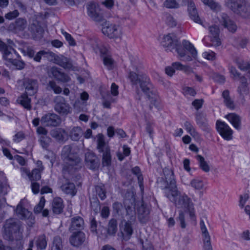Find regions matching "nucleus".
<instances>
[{
	"mask_svg": "<svg viewBox=\"0 0 250 250\" xmlns=\"http://www.w3.org/2000/svg\"><path fill=\"white\" fill-rule=\"evenodd\" d=\"M171 188L170 190L167 189L166 196L174 203L177 208L183 209L179 211L178 219L195 217L193 204L191 199L186 194H181L173 183Z\"/></svg>",
	"mask_w": 250,
	"mask_h": 250,
	"instance_id": "1",
	"label": "nucleus"
},
{
	"mask_svg": "<svg viewBox=\"0 0 250 250\" xmlns=\"http://www.w3.org/2000/svg\"><path fill=\"white\" fill-rule=\"evenodd\" d=\"M128 78L132 85L139 84L142 91L146 94L150 100V109L152 106H157L160 103L159 97L156 90L150 83L149 78L145 74L140 72L138 68H135V71H130L128 75Z\"/></svg>",
	"mask_w": 250,
	"mask_h": 250,
	"instance_id": "2",
	"label": "nucleus"
},
{
	"mask_svg": "<svg viewBox=\"0 0 250 250\" xmlns=\"http://www.w3.org/2000/svg\"><path fill=\"white\" fill-rule=\"evenodd\" d=\"M3 237L7 240H19L22 238V231L20 222L13 220H7L3 227Z\"/></svg>",
	"mask_w": 250,
	"mask_h": 250,
	"instance_id": "3",
	"label": "nucleus"
},
{
	"mask_svg": "<svg viewBox=\"0 0 250 250\" xmlns=\"http://www.w3.org/2000/svg\"><path fill=\"white\" fill-rule=\"evenodd\" d=\"M226 6L243 18H250V4L243 0H225Z\"/></svg>",
	"mask_w": 250,
	"mask_h": 250,
	"instance_id": "4",
	"label": "nucleus"
},
{
	"mask_svg": "<svg viewBox=\"0 0 250 250\" xmlns=\"http://www.w3.org/2000/svg\"><path fill=\"white\" fill-rule=\"evenodd\" d=\"M97 149L98 152L103 153L102 165L104 167L109 166L111 163L110 149L107 143L105 141L104 136L102 134L97 135Z\"/></svg>",
	"mask_w": 250,
	"mask_h": 250,
	"instance_id": "5",
	"label": "nucleus"
},
{
	"mask_svg": "<svg viewBox=\"0 0 250 250\" xmlns=\"http://www.w3.org/2000/svg\"><path fill=\"white\" fill-rule=\"evenodd\" d=\"M163 174L165 176V178L163 177H159L157 180V185L158 187L164 190V193L166 195V192L167 189H171L172 184L175 186L176 185V181L174 178L173 172L170 169L165 168L163 169Z\"/></svg>",
	"mask_w": 250,
	"mask_h": 250,
	"instance_id": "6",
	"label": "nucleus"
},
{
	"mask_svg": "<svg viewBox=\"0 0 250 250\" xmlns=\"http://www.w3.org/2000/svg\"><path fill=\"white\" fill-rule=\"evenodd\" d=\"M61 157L68 166H77L81 162V159L76 152L72 151L70 145H66L63 147Z\"/></svg>",
	"mask_w": 250,
	"mask_h": 250,
	"instance_id": "7",
	"label": "nucleus"
},
{
	"mask_svg": "<svg viewBox=\"0 0 250 250\" xmlns=\"http://www.w3.org/2000/svg\"><path fill=\"white\" fill-rule=\"evenodd\" d=\"M54 110L59 114L66 115L70 113V105L65 99L61 96H56L53 99Z\"/></svg>",
	"mask_w": 250,
	"mask_h": 250,
	"instance_id": "8",
	"label": "nucleus"
},
{
	"mask_svg": "<svg viewBox=\"0 0 250 250\" xmlns=\"http://www.w3.org/2000/svg\"><path fill=\"white\" fill-rule=\"evenodd\" d=\"M135 226L134 220H122L119 225L120 232L123 239L128 240L132 234Z\"/></svg>",
	"mask_w": 250,
	"mask_h": 250,
	"instance_id": "9",
	"label": "nucleus"
},
{
	"mask_svg": "<svg viewBox=\"0 0 250 250\" xmlns=\"http://www.w3.org/2000/svg\"><path fill=\"white\" fill-rule=\"evenodd\" d=\"M177 44H175L174 49L181 57H184L186 56V50H188L193 58H195L197 56V51L193 45L189 42L184 40L183 42V48L179 41L178 42Z\"/></svg>",
	"mask_w": 250,
	"mask_h": 250,
	"instance_id": "10",
	"label": "nucleus"
},
{
	"mask_svg": "<svg viewBox=\"0 0 250 250\" xmlns=\"http://www.w3.org/2000/svg\"><path fill=\"white\" fill-rule=\"evenodd\" d=\"M61 121L60 117L54 113H48L41 119V124L45 126H58L61 124Z\"/></svg>",
	"mask_w": 250,
	"mask_h": 250,
	"instance_id": "11",
	"label": "nucleus"
},
{
	"mask_svg": "<svg viewBox=\"0 0 250 250\" xmlns=\"http://www.w3.org/2000/svg\"><path fill=\"white\" fill-rule=\"evenodd\" d=\"M135 198V193L131 190H127L125 195L124 203L126 209L125 210L126 215H132L135 214L134 208Z\"/></svg>",
	"mask_w": 250,
	"mask_h": 250,
	"instance_id": "12",
	"label": "nucleus"
},
{
	"mask_svg": "<svg viewBox=\"0 0 250 250\" xmlns=\"http://www.w3.org/2000/svg\"><path fill=\"white\" fill-rule=\"evenodd\" d=\"M102 32L109 38H118L122 35L121 27L115 24L105 23V26L102 28Z\"/></svg>",
	"mask_w": 250,
	"mask_h": 250,
	"instance_id": "13",
	"label": "nucleus"
},
{
	"mask_svg": "<svg viewBox=\"0 0 250 250\" xmlns=\"http://www.w3.org/2000/svg\"><path fill=\"white\" fill-rule=\"evenodd\" d=\"M216 126L217 131L225 140L228 141L232 139L233 131L226 123L218 120Z\"/></svg>",
	"mask_w": 250,
	"mask_h": 250,
	"instance_id": "14",
	"label": "nucleus"
},
{
	"mask_svg": "<svg viewBox=\"0 0 250 250\" xmlns=\"http://www.w3.org/2000/svg\"><path fill=\"white\" fill-rule=\"evenodd\" d=\"M206 224L203 220L200 222V228L202 231V239L203 242V248L204 250H213L210 242V237L207 229Z\"/></svg>",
	"mask_w": 250,
	"mask_h": 250,
	"instance_id": "15",
	"label": "nucleus"
},
{
	"mask_svg": "<svg viewBox=\"0 0 250 250\" xmlns=\"http://www.w3.org/2000/svg\"><path fill=\"white\" fill-rule=\"evenodd\" d=\"M48 75L62 83H67L70 81V77L57 67H51L48 70Z\"/></svg>",
	"mask_w": 250,
	"mask_h": 250,
	"instance_id": "16",
	"label": "nucleus"
},
{
	"mask_svg": "<svg viewBox=\"0 0 250 250\" xmlns=\"http://www.w3.org/2000/svg\"><path fill=\"white\" fill-rule=\"evenodd\" d=\"M23 85L25 89V93L29 96H32L37 93L39 84L36 79L25 78L23 81Z\"/></svg>",
	"mask_w": 250,
	"mask_h": 250,
	"instance_id": "17",
	"label": "nucleus"
},
{
	"mask_svg": "<svg viewBox=\"0 0 250 250\" xmlns=\"http://www.w3.org/2000/svg\"><path fill=\"white\" fill-rule=\"evenodd\" d=\"M117 222L116 220H110L107 225V228H104L100 232L101 236L104 238L108 236H114L117 231Z\"/></svg>",
	"mask_w": 250,
	"mask_h": 250,
	"instance_id": "18",
	"label": "nucleus"
},
{
	"mask_svg": "<svg viewBox=\"0 0 250 250\" xmlns=\"http://www.w3.org/2000/svg\"><path fill=\"white\" fill-rule=\"evenodd\" d=\"M219 21L224 27L227 28L229 32L234 33L236 31L237 27L236 24L226 13H223L221 14Z\"/></svg>",
	"mask_w": 250,
	"mask_h": 250,
	"instance_id": "19",
	"label": "nucleus"
},
{
	"mask_svg": "<svg viewBox=\"0 0 250 250\" xmlns=\"http://www.w3.org/2000/svg\"><path fill=\"white\" fill-rule=\"evenodd\" d=\"M87 13L88 16L96 21H101L103 19V16L100 13V8L98 5L91 3L87 6Z\"/></svg>",
	"mask_w": 250,
	"mask_h": 250,
	"instance_id": "20",
	"label": "nucleus"
},
{
	"mask_svg": "<svg viewBox=\"0 0 250 250\" xmlns=\"http://www.w3.org/2000/svg\"><path fill=\"white\" fill-rule=\"evenodd\" d=\"M86 240L85 234L81 231L73 233L69 238L70 244L74 247H79Z\"/></svg>",
	"mask_w": 250,
	"mask_h": 250,
	"instance_id": "21",
	"label": "nucleus"
},
{
	"mask_svg": "<svg viewBox=\"0 0 250 250\" xmlns=\"http://www.w3.org/2000/svg\"><path fill=\"white\" fill-rule=\"evenodd\" d=\"M183 2L188 3V10L190 18L195 22L201 23V20L197 12L195 4L192 0H183Z\"/></svg>",
	"mask_w": 250,
	"mask_h": 250,
	"instance_id": "22",
	"label": "nucleus"
},
{
	"mask_svg": "<svg viewBox=\"0 0 250 250\" xmlns=\"http://www.w3.org/2000/svg\"><path fill=\"white\" fill-rule=\"evenodd\" d=\"M178 40L174 34H168L164 36L162 41V45L168 48L170 51L174 49L175 44H177Z\"/></svg>",
	"mask_w": 250,
	"mask_h": 250,
	"instance_id": "23",
	"label": "nucleus"
},
{
	"mask_svg": "<svg viewBox=\"0 0 250 250\" xmlns=\"http://www.w3.org/2000/svg\"><path fill=\"white\" fill-rule=\"evenodd\" d=\"M124 208L122 204L118 202H116L114 203L112 205V214L114 217H127L131 218L133 217L132 215H126L125 211V210L126 209V207Z\"/></svg>",
	"mask_w": 250,
	"mask_h": 250,
	"instance_id": "24",
	"label": "nucleus"
},
{
	"mask_svg": "<svg viewBox=\"0 0 250 250\" xmlns=\"http://www.w3.org/2000/svg\"><path fill=\"white\" fill-rule=\"evenodd\" d=\"M85 161L87 165L92 169L98 168L100 164L99 159L92 152H87L85 153Z\"/></svg>",
	"mask_w": 250,
	"mask_h": 250,
	"instance_id": "25",
	"label": "nucleus"
},
{
	"mask_svg": "<svg viewBox=\"0 0 250 250\" xmlns=\"http://www.w3.org/2000/svg\"><path fill=\"white\" fill-rule=\"evenodd\" d=\"M29 30L33 38L36 40L41 39L44 33L43 29L37 21L33 22L30 25Z\"/></svg>",
	"mask_w": 250,
	"mask_h": 250,
	"instance_id": "26",
	"label": "nucleus"
},
{
	"mask_svg": "<svg viewBox=\"0 0 250 250\" xmlns=\"http://www.w3.org/2000/svg\"><path fill=\"white\" fill-rule=\"evenodd\" d=\"M27 25L26 20L22 18L18 19L15 22L9 24L8 30L13 32L23 30Z\"/></svg>",
	"mask_w": 250,
	"mask_h": 250,
	"instance_id": "27",
	"label": "nucleus"
},
{
	"mask_svg": "<svg viewBox=\"0 0 250 250\" xmlns=\"http://www.w3.org/2000/svg\"><path fill=\"white\" fill-rule=\"evenodd\" d=\"M51 136L58 142H63L67 137L66 131L62 128H57L52 129L50 132Z\"/></svg>",
	"mask_w": 250,
	"mask_h": 250,
	"instance_id": "28",
	"label": "nucleus"
},
{
	"mask_svg": "<svg viewBox=\"0 0 250 250\" xmlns=\"http://www.w3.org/2000/svg\"><path fill=\"white\" fill-rule=\"evenodd\" d=\"M14 211L19 217L23 218V219L32 218V212L23 207L21 201L17 205L16 208L14 209Z\"/></svg>",
	"mask_w": 250,
	"mask_h": 250,
	"instance_id": "29",
	"label": "nucleus"
},
{
	"mask_svg": "<svg viewBox=\"0 0 250 250\" xmlns=\"http://www.w3.org/2000/svg\"><path fill=\"white\" fill-rule=\"evenodd\" d=\"M2 53L3 59L8 62L12 63L16 60L14 58L17 56L16 52L12 47L8 46Z\"/></svg>",
	"mask_w": 250,
	"mask_h": 250,
	"instance_id": "30",
	"label": "nucleus"
},
{
	"mask_svg": "<svg viewBox=\"0 0 250 250\" xmlns=\"http://www.w3.org/2000/svg\"><path fill=\"white\" fill-rule=\"evenodd\" d=\"M226 118L232 124L237 130L241 128V118L235 113H229L226 116Z\"/></svg>",
	"mask_w": 250,
	"mask_h": 250,
	"instance_id": "31",
	"label": "nucleus"
},
{
	"mask_svg": "<svg viewBox=\"0 0 250 250\" xmlns=\"http://www.w3.org/2000/svg\"><path fill=\"white\" fill-rule=\"evenodd\" d=\"M52 206L53 213L55 214L61 213L63 208L62 200L59 197L55 198L53 200Z\"/></svg>",
	"mask_w": 250,
	"mask_h": 250,
	"instance_id": "32",
	"label": "nucleus"
},
{
	"mask_svg": "<svg viewBox=\"0 0 250 250\" xmlns=\"http://www.w3.org/2000/svg\"><path fill=\"white\" fill-rule=\"evenodd\" d=\"M196 120L197 124L206 131H210V127L207 123V120L204 115L202 113H197L196 114Z\"/></svg>",
	"mask_w": 250,
	"mask_h": 250,
	"instance_id": "33",
	"label": "nucleus"
},
{
	"mask_svg": "<svg viewBox=\"0 0 250 250\" xmlns=\"http://www.w3.org/2000/svg\"><path fill=\"white\" fill-rule=\"evenodd\" d=\"M28 95L26 93L22 94L20 97L18 98L17 102L25 109L30 110L31 109V105L30 104L31 100L28 98Z\"/></svg>",
	"mask_w": 250,
	"mask_h": 250,
	"instance_id": "34",
	"label": "nucleus"
},
{
	"mask_svg": "<svg viewBox=\"0 0 250 250\" xmlns=\"http://www.w3.org/2000/svg\"><path fill=\"white\" fill-rule=\"evenodd\" d=\"M222 95L224 99V102L227 107L231 109H234L235 108L234 103L230 97L229 91L228 90H224Z\"/></svg>",
	"mask_w": 250,
	"mask_h": 250,
	"instance_id": "35",
	"label": "nucleus"
},
{
	"mask_svg": "<svg viewBox=\"0 0 250 250\" xmlns=\"http://www.w3.org/2000/svg\"><path fill=\"white\" fill-rule=\"evenodd\" d=\"M83 135V131L81 127H74L70 132V137L72 140L78 141Z\"/></svg>",
	"mask_w": 250,
	"mask_h": 250,
	"instance_id": "36",
	"label": "nucleus"
},
{
	"mask_svg": "<svg viewBox=\"0 0 250 250\" xmlns=\"http://www.w3.org/2000/svg\"><path fill=\"white\" fill-rule=\"evenodd\" d=\"M61 188L66 194H70L72 196L76 194L75 186L73 183L68 182L64 184L61 187Z\"/></svg>",
	"mask_w": 250,
	"mask_h": 250,
	"instance_id": "37",
	"label": "nucleus"
},
{
	"mask_svg": "<svg viewBox=\"0 0 250 250\" xmlns=\"http://www.w3.org/2000/svg\"><path fill=\"white\" fill-rule=\"evenodd\" d=\"M104 227L101 226V222L96 220H91L90 229L93 233H96L98 235H101L100 232Z\"/></svg>",
	"mask_w": 250,
	"mask_h": 250,
	"instance_id": "38",
	"label": "nucleus"
},
{
	"mask_svg": "<svg viewBox=\"0 0 250 250\" xmlns=\"http://www.w3.org/2000/svg\"><path fill=\"white\" fill-rule=\"evenodd\" d=\"M196 158L198 162L200 168L204 172H208L210 171V167L205 158L200 155H197Z\"/></svg>",
	"mask_w": 250,
	"mask_h": 250,
	"instance_id": "39",
	"label": "nucleus"
},
{
	"mask_svg": "<svg viewBox=\"0 0 250 250\" xmlns=\"http://www.w3.org/2000/svg\"><path fill=\"white\" fill-rule=\"evenodd\" d=\"M46 89L48 91L52 90L55 94H60L62 92V88L58 85L54 81H49L47 83Z\"/></svg>",
	"mask_w": 250,
	"mask_h": 250,
	"instance_id": "40",
	"label": "nucleus"
},
{
	"mask_svg": "<svg viewBox=\"0 0 250 250\" xmlns=\"http://www.w3.org/2000/svg\"><path fill=\"white\" fill-rule=\"evenodd\" d=\"M139 219H144L147 217L149 213V210L144 204H142L137 209Z\"/></svg>",
	"mask_w": 250,
	"mask_h": 250,
	"instance_id": "41",
	"label": "nucleus"
},
{
	"mask_svg": "<svg viewBox=\"0 0 250 250\" xmlns=\"http://www.w3.org/2000/svg\"><path fill=\"white\" fill-rule=\"evenodd\" d=\"M83 220H73L69 229L72 231L76 229H83Z\"/></svg>",
	"mask_w": 250,
	"mask_h": 250,
	"instance_id": "42",
	"label": "nucleus"
},
{
	"mask_svg": "<svg viewBox=\"0 0 250 250\" xmlns=\"http://www.w3.org/2000/svg\"><path fill=\"white\" fill-rule=\"evenodd\" d=\"M95 190L97 194L101 200H103L106 198V190L104 185H101L95 186Z\"/></svg>",
	"mask_w": 250,
	"mask_h": 250,
	"instance_id": "43",
	"label": "nucleus"
},
{
	"mask_svg": "<svg viewBox=\"0 0 250 250\" xmlns=\"http://www.w3.org/2000/svg\"><path fill=\"white\" fill-rule=\"evenodd\" d=\"M237 64L241 70L248 71V77H250V63L244 60H240L237 62Z\"/></svg>",
	"mask_w": 250,
	"mask_h": 250,
	"instance_id": "44",
	"label": "nucleus"
},
{
	"mask_svg": "<svg viewBox=\"0 0 250 250\" xmlns=\"http://www.w3.org/2000/svg\"><path fill=\"white\" fill-rule=\"evenodd\" d=\"M202 1L205 4L208 5L212 10L217 11L221 9V5L213 0H202Z\"/></svg>",
	"mask_w": 250,
	"mask_h": 250,
	"instance_id": "45",
	"label": "nucleus"
},
{
	"mask_svg": "<svg viewBox=\"0 0 250 250\" xmlns=\"http://www.w3.org/2000/svg\"><path fill=\"white\" fill-rule=\"evenodd\" d=\"M62 239L59 236L55 237L51 250H62Z\"/></svg>",
	"mask_w": 250,
	"mask_h": 250,
	"instance_id": "46",
	"label": "nucleus"
},
{
	"mask_svg": "<svg viewBox=\"0 0 250 250\" xmlns=\"http://www.w3.org/2000/svg\"><path fill=\"white\" fill-rule=\"evenodd\" d=\"M36 245L38 249H40L41 250H43L46 248L47 242L44 235H42L38 237L37 240Z\"/></svg>",
	"mask_w": 250,
	"mask_h": 250,
	"instance_id": "47",
	"label": "nucleus"
},
{
	"mask_svg": "<svg viewBox=\"0 0 250 250\" xmlns=\"http://www.w3.org/2000/svg\"><path fill=\"white\" fill-rule=\"evenodd\" d=\"M40 141L42 147L46 149L51 142V138L47 136H41L40 138Z\"/></svg>",
	"mask_w": 250,
	"mask_h": 250,
	"instance_id": "48",
	"label": "nucleus"
},
{
	"mask_svg": "<svg viewBox=\"0 0 250 250\" xmlns=\"http://www.w3.org/2000/svg\"><path fill=\"white\" fill-rule=\"evenodd\" d=\"M41 177V172L39 168L33 169L32 171V173H30V175L29 176V178L32 181L39 180L40 179Z\"/></svg>",
	"mask_w": 250,
	"mask_h": 250,
	"instance_id": "49",
	"label": "nucleus"
},
{
	"mask_svg": "<svg viewBox=\"0 0 250 250\" xmlns=\"http://www.w3.org/2000/svg\"><path fill=\"white\" fill-rule=\"evenodd\" d=\"M163 4L168 8H177L179 6V3L176 0H165Z\"/></svg>",
	"mask_w": 250,
	"mask_h": 250,
	"instance_id": "50",
	"label": "nucleus"
},
{
	"mask_svg": "<svg viewBox=\"0 0 250 250\" xmlns=\"http://www.w3.org/2000/svg\"><path fill=\"white\" fill-rule=\"evenodd\" d=\"M103 62L104 64L109 69L113 68L114 63L113 60L111 58L109 55H106L103 57Z\"/></svg>",
	"mask_w": 250,
	"mask_h": 250,
	"instance_id": "51",
	"label": "nucleus"
},
{
	"mask_svg": "<svg viewBox=\"0 0 250 250\" xmlns=\"http://www.w3.org/2000/svg\"><path fill=\"white\" fill-rule=\"evenodd\" d=\"M42 58H46L49 61L55 60L56 55L49 50H41Z\"/></svg>",
	"mask_w": 250,
	"mask_h": 250,
	"instance_id": "52",
	"label": "nucleus"
},
{
	"mask_svg": "<svg viewBox=\"0 0 250 250\" xmlns=\"http://www.w3.org/2000/svg\"><path fill=\"white\" fill-rule=\"evenodd\" d=\"M45 199L43 197H42L40 199V201L38 205H37L34 208L35 213L38 214L41 212L45 204Z\"/></svg>",
	"mask_w": 250,
	"mask_h": 250,
	"instance_id": "53",
	"label": "nucleus"
},
{
	"mask_svg": "<svg viewBox=\"0 0 250 250\" xmlns=\"http://www.w3.org/2000/svg\"><path fill=\"white\" fill-rule=\"evenodd\" d=\"M165 18L166 22L168 25H169L170 27H173L176 26V21L170 14L168 13H166L165 14Z\"/></svg>",
	"mask_w": 250,
	"mask_h": 250,
	"instance_id": "54",
	"label": "nucleus"
},
{
	"mask_svg": "<svg viewBox=\"0 0 250 250\" xmlns=\"http://www.w3.org/2000/svg\"><path fill=\"white\" fill-rule=\"evenodd\" d=\"M190 184L191 186L196 189H201L203 188L204 186L203 182L201 180L197 179L192 180L190 182Z\"/></svg>",
	"mask_w": 250,
	"mask_h": 250,
	"instance_id": "55",
	"label": "nucleus"
},
{
	"mask_svg": "<svg viewBox=\"0 0 250 250\" xmlns=\"http://www.w3.org/2000/svg\"><path fill=\"white\" fill-rule=\"evenodd\" d=\"M184 125L186 130L191 135H193L195 134H197V132H196L193 126L189 122L186 121L184 124Z\"/></svg>",
	"mask_w": 250,
	"mask_h": 250,
	"instance_id": "56",
	"label": "nucleus"
},
{
	"mask_svg": "<svg viewBox=\"0 0 250 250\" xmlns=\"http://www.w3.org/2000/svg\"><path fill=\"white\" fill-rule=\"evenodd\" d=\"M209 32L211 35V37L219 36L220 30L218 26L212 25L209 27Z\"/></svg>",
	"mask_w": 250,
	"mask_h": 250,
	"instance_id": "57",
	"label": "nucleus"
},
{
	"mask_svg": "<svg viewBox=\"0 0 250 250\" xmlns=\"http://www.w3.org/2000/svg\"><path fill=\"white\" fill-rule=\"evenodd\" d=\"M249 195L248 193H244L242 195H241L240 196V198H239V206L241 207V208H243L245 203H246L247 201L249 199Z\"/></svg>",
	"mask_w": 250,
	"mask_h": 250,
	"instance_id": "58",
	"label": "nucleus"
},
{
	"mask_svg": "<svg viewBox=\"0 0 250 250\" xmlns=\"http://www.w3.org/2000/svg\"><path fill=\"white\" fill-rule=\"evenodd\" d=\"M19 13L17 10L9 12L5 15V17L8 20H13L19 16Z\"/></svg>",
	"mask_w": 250,
	"mask_h": 250,
	"instance_id": "59",
	"label": "nucleus"
},
{
	"mask_svg": "<svg viewBox=\"0 0 250 250\" xmlns=\"http://www.w3.org/2000/svg\"><path fill=\"white\" fill-rule=\"evenodd\" d=\"M68 58L63 56H61V57H59L58 56H56V58L55 59V62L58 64L59 65L62 66L64 64V63L65 62V61H67V59Z\"/></svg>",
	"mask_w": 250,
	"mask_h": 250,
	"instance_id": "60",
	"label": "nucleus"
},
{
	"mask_svg": "<svg viewBox=\"0 0 250 250\" xmlns=\"http://www.w3.org/2000/svg\"><path fill=\"white\" fill-rule=\"evenodd\" d=\"M248 84L240 85L238 89V91L241 96L247 95L249 92V88L247 86Z\"/></svg>",
	"mask_w": 250,
	"mask_h": 250,
	"instance_id": "61",
	"label": "nucleus"
},
{
	"mask_svg": "<svg viewBox=\"0 0 250 250\" xmlns=\"http://www.w3.org/2000/svg\"><path fill=\"white\" fill-rule=\"evenodd\" d=\"M110 213V209L107 206H104L102 208L101 212V216L103 218H107Z\"/></svg>",
	"mask_w": 250,
	"mask_h": 250,
	"instance_id": "62",
	"label": "nucleus"
},
{
	"mask_svg": "<svg viewBox=\"0 0 250 250\" xmlns=\"http://www.w3.org/2000/svg\"><path fill=\"white\" fill-rule=\"evenodd\" d=\"M211 45L218 46L221 44V41L219 36L210 37Z\"/></svg>",
	"mask_w": 250,
	"mask_h": 250,
	"instance_id": "63",
	"label": "nucleus"
},
{
	"mask_svg": "<svg viewBox=\"0 0 250 250\" xmlns=\"http://www.w3.org/2000/svg\"><path fill=\"white\" fill-rule=\"evenodd\" d=\"M203 102V99H196L192 102V104L197 110H198L202 107Z\"/></svg>",
	"mask_w": 250,
	"mask_h": 250,
	"instance_id": "64",
	"label": "nucleus"
}]
</instances>
